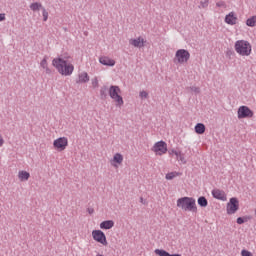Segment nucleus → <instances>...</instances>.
<instances>
[{"label":"nucleus","mask_w":256,"mask_h":256,"mask_svg":"<svg viewBox=\"0 0 256 256\" xmlns=\"http://www.w3.org/2000/svg\"><path fill=\"white\" fill-rule=\"evenodd\" d=\"M247 27H256V16H252L246 20Z\"/></svg>","instance_id":"22"},{"label":"nucleus","mask_w":256,"mask_h":256,"mask_svg":"<svg viewBox=\"0 0 256 256\" xmlns=\"http://www.w3.org/2000/svg\"><path fill=\"white\" fill-rule=\"evenodd\" d=\"M253 117V111L247 106H240L238 109V119H247Z\"/></svg>","instance_id":"10"},{"label":"nucleus","mask_w":256,"mask_h":256,"mask_svg":"<svg viewBox=\"0 0 256 256\" xmlns=\"http://www.w3.org/2000/svg\"><path fill=\"white\" fill-rule=\"evenodd\" d=\"M29 177H31V174L25 170L18 172V179H20V181H29Z\"/></svg>","instance_id":"17"},{"label":"nucleus","mask_w":256,"mask_h":256,"mask_svg":"<svg viewBox=\"0 0 256 256\" xmlns=\"http://www.w3.org/2000/svg\"><path fill=\"white\" fill-rule=\"evenodd\" d=\"M152 151L155 155H165L168 151V155L170 157H175L177 161H185V154L181 153L180 150L177 149H167V143L165 141H159L154 144L152 147Z\"/></svg>","instance_id":"1"},{"label":"nucleus","mask_w":256,"mask_h":256,"mask_svg":"<svg viewBox=\"0 0 256 256\" xmlns=\"http://www.w3.org/2000/svg\"><path fill=\"white\" fill-rule=\"evenodd\" d=\"M139 97L142 98V99H148L149 98V93L147 91L143 90L139 93Z\"/></svg>","instance_id":"27"},{"label":"nucleus","mask_w":256,"mask_h":256,"mask_svg":"<svg viewBox=\"0 0 256 256\" xmlns=\"http://www.w3.org/2000/svg\"><path fill=\"white\" fill-rule=\"evenodd\" d=\"M179 175H181V173L179 172H170L166 174L165 179H167V181H172V179H175V177H179Z\"/></svg>","instance_id":"21"},{"label":"nucleus","mask_w":256,"mask_h":256,"mask_svg":"<svg viewBox=\"0 0 256 256\" xmlns=\"http://www.w3.org/2000/svg\"><path fill=\"white\" fill-rule=\"evenodd\" d=\"M195 133H197L198 135H203V133H205V124L203 123L196 124Z\"/></svg>","instance_id":"18"},{"label":"nucleus","mask_w":256,"mask_h":256,"mask_svg":"<svg viewBox=\"0 0 256 256\" xmlns=\"http://www.w3.org/2000/svg\"><path fill=\"white\" fill-rule=\"evenodd\" d=\"M42 16H43V21H47L49 19V12H47V9L42 8Z\"/></svg>","instance_id":"26"},{"label":"nucleus","mask_w":256,"mask_h":256,"mask_svg":"<svg viewBox=\"0 0 256 256\" xmlns=\"http://www.w3.org/2000/svg\"><path fill=\"white\" fill-rule=\"evenodd\" d=\"M225 22L228 25H235L237 23V17H235V15L233 14V12L229 13L228 15H226L225 17Z\"/></svg>","instance_id":"15"},{"label":"nucleus","mask_w":256,"mask_h":256,"mask_svg":"<svg viewBox=\"0 0 256 256\" xmlns=\"http://www.w3.org/2000/svg\"><path fill=\"white\" fill-rule=\"evenodd\" d=\"M111 167H115L116 169H119L121 167V161H111Z\"/></svg>","instance_id":"28"},{"label":"nucleus","mask_w":256,"mask_h":256,"mask_svg":"<svg viewBox=\"0 0 256 256\" xmlns=\"http://www.w3.org/2000/svg\"><path fill=\"white\" fill-rule=\"evenodd\" d=\"M140 203H143V205H145V201H144L143 197L140 198Z\"/></svg>","instance_id":"40"},{"label":"nucleus","mask_w":256,"mask_h":256,"mask_svg":"<svg viewBox=\"0 0 256 256\" xmlns=\"http://www.w3.org/2000/svg\"><path fill=\"white\" fill-rule=\"evenodd\" d=\"M43 4L39 3V2H34L32 4H30V9L31 11H33L35 13V11H39L40 9L43 10Z\"/></svg>","instance_id":"19"},{"label":"nucleus","mask_w":256,"mask_h":256,"mask_svg":"<svg viewBox=\"0 0 256 256\" xmlns=\"http://www.w3.org/2000/svg\"><path fill=\"white\" fill-rule=\"evenodd\" d=\"M49 59V57L44 56V58L42 59V61L40 62V66L42 67V69H47V60Z\"/></svg>","instance_id":"25"},{"label":"nucleus","mask_w":256,"mask_h":256,"mask_svg":"<svg viewBox=\"0 0 256 256\" xmlns=\"http://www.w3.org/2000/svg\"><path fill=\"white\" fill-rule=\"evenodd\" d=\"M107 91H109V88H107V86H103L100 89V96L102 99H107Z\"/></svg>","instance_id":"23"},{"label":"nucleus","mask_w":256,"mask_h":256,"mask_svg":"<svg viewBox=\"0 0 256 256\" xmlns=\"http://www.w3.org/2000/svg\"><path fill=\"white\" fill-rule=\"evenodd\" d=\"M87 212L89 213V215H93L95 213V209L93 208H88Z\"/></svg>","instance_id":"38"},{"label":"nucleus","mask_w":256,"mask_h":256,"mask_svg":"<svg viewBox=\"0 0 256 256\" xmlns=\"http://www.w3.org/2000/svg\"><path fill=\"white\" fill-rule=\"evenodd\" d=\"M216 5L218 7H223L224 9L227 8V4L225 3V1H219V2L216 3Z\"/></svg>","instance_id":"33"},{"label":"nucleus","mask_w":256,"mask_h":256,"mask_svg":"<svg viewBox=\"0 0 256 256\" xmlns=\"http://www.w3.org/2000/svg\"><path fill=\"white\" fill-rule=\"evenodd\" d=\"M247 221V219L243 218V217H238L236 220V223L238 225H243V223H245Z\"/></svg>","instance_id":"31"},{"label":"nucleus","mask_w":256,"mask_h":256,"mask_svg":"<svg viewBox=\"0 0 256 256\" xmlns=\"http://www.w3.org/2000/svg\"><path fill=\"white\" fill-rule=\"evenodd\" d=\"M198 205L200 207H207V205H209V201H207V198L205 196H200L198 198Z\"/></svg>","instance_id":"20"},{"label":"nucleus","mask_w":256,"mask_h":256,"mask_svg":"<svg viewBox=\"0 0 256 256\" xmlns=\"http://www.w3.org/2000/svg\"><path fill=\"white\" fill-rule=\"evenodd\" d=\"M52 65L57 69L60 75H65L66 77L73 75V71H75V67L71 62H69V58H54Z\"/></svg>","instance_id":"2"},{"label":"nucleus","mask_w":256,"mask_h":256,"mask_svg":"<svg viewBox=\"0 0 256 256\" xmlns=\"http://www.w3.org/2000/svg\"><path fill=\"white\" fill-rule=\"evenodd\" d=\"M227 215H235L239 211V199L236 197L230 198L226 205Z\"/></svg>","instance_id":"7"},{"label":"nucleus","mask_w":256,"mask_h":256,"mask_svg":"<svg viewBox=\"0 0 256 256\" xmlns=\"http://www.w3.org/2000/svg\"><path fill=\"white\" fill-rule=\"evenodd\" d=\"M5 143V140L3 139V136L0 134V147H3Z\"/></svg>","instance_id":"37"},{"label":"nucleus","mask_w":256,"mask_h":256,"mask_svg":"<svg viewBox=\"0 0 256 256\" xmlns=\"http://www.w3.org/2000/svg\"><path fill=\"white\" fill-rule=\"evenodd\" d=\"M212 196L219 201H227V194L221 189H213Z\"/></svg>","instance_id":"11"},{"label":"nucleus","mask_w":256,"mask_h":256,"mask_svg":"<svg viewBox=\"0 0 256 256\" xmlns=\"http://www.w3.org/2000/svg\"><path fill=\"white\" fill-rule=\"evenodd\" d=\"M129 44L133 45V47H138L141 49V47H144V40L141 39V37L137 38V39H130L129 40Z\"/></svg>","instance_id":"13"},{"label":"nucleus","mask_w":256,"mask_h":256,"mask_svg":"<svg viewBox=\"0 0 256 256\" xmlns=\"http://www.w3.org/2000/svg\"><path fill=\"white\" fill-rule=\"evenodd\" d=\"M177 207L182 211H191L197 213V204H195V198L193 197H182L177 200Z\"/></svg>","instance_id":"3"},{"label":"nucleus","mask_w":256,"mask_h":256,"mask_svg":"<svg viewBox=\"0 0 256 256\" xmlns=\"http://www.w3.org/2000/svg\"><path fill=\"white\" fill-rule=\"evenodd\" d=\"M5 21V13L0 14V22Z\"/></svg>","instance_id":"39"},{"label":"nucleus","mask_w":256,"mask_h":256,"mask_svg":"<svg viewBox=\"0 0 256 256\" xmlns=\"http://www.w3.org/2000/svg\"><path fill=\"white\" fill-rule=\"evenodd\" d=\"M190 89L193 91V93H196V95H199V93H201V88L197 86H191Z\"/></svg>","instance_id":"29"},{"label":"nucleus","mask_w":256,"mask_h":256,"mask_svg":"<svg viewBox=\"0 0 256 256\" xmlns=\"http://www.w3.org/2000/svg\"><path fill=\"white\" fill-rule=\"evenodd\" d=\"M108 93L111 99L115 100L118 107H121V105H123V97L119 95V93H121V88H119V86H110Z\"/></svg>","instance_id":"5"},{"label":"nucleus","mask_w":256,"mask_h":256,"mask_svg":"<svg viewBox=\"0 0 256 256\" xmlns=\"http://www.w3.org/2000/svg\"><path fill=\"white\" fill-rule=\"evenodd\" d=\"M241 255L242 256H253V253H251L249 250H242Z\"/></svg>","instance_id":"32"},{"label":"nucleus","mask_w":256,"mask_h":256,"mask_svg":"<svg viewBox=\"0 0 256 256\" xmlns=\"http://www.w3.org/2000/svg\"><path fill=\"white\" fill-rule=\"evenodd\" d=\"M44 69H45V72L47 75H51L52 71L48 66H46V68H44Z\"/></svg>","instance_id":"36"},{"label":"nucleus","mask_w":256,"mask_h":256,"mask_svg":"<svg viewBox=\"0 0 256 256\" xmlns=\"http://www.w3.org/2000/svg\"><path fill=\"white\" fill-rule=\"evenodd\" d=\"M96 256H103L102 254H98V255H96Z\"/></svg>","instance_id":"42"},{"label":"nucleus","mask_w":256,"mask_h":256,"mask_svg":"<svg viewBox=\"0 0 256 256\" xmlns=\"http://www.w3.org/2000/svg\"><path fill=\"white\" fill-rule=\"evenodd\" d=\"M234 49L238 55L242 57H249L251 55L252 47L251 43L246 40H238L235 42Z\"/></svg>","instance_id":"4"},{"label":"nucleus","mask_w":256,"mask_h":256,"mask_svg":"<svg viewBox=\"0 0 256 256\" xmlns=\"http://www.w3.org/2000/svg\"><path fill=\"white\" fill-rule=\"evenodd\" d=\"M201 5H202L203 9H205V7H207L209 5V0H206L205 2H201Z\"/></svg>","instance_id":"35"},{"label":"nucleus","mask_w":256,"mask_h":256,"mask_svg":"<svg viewBox=\"0 0 256 256\" xmlns=\"http://www.w3.org/2000/svg\"><path fill=\"white\" fill-rule=\"evenodd\" d=\"M89 79V74L82 72L78 75V81H76V83H89Z\"/></svg>","instance_id":"16"},{"label":"nucleus","mask_w":256,"mask_h":256,"mask_svg":"<svg viewBox=\"0 0 256 256\" xmlns=\"http://www.w3.org/2000/svg\"><path fill=\"white\" fill-rule=\"evenodd\" d=\"M92 237L94 241H97V243H101V245H104L105 247L106 245H108L107 236H105V232L101 230H93Z\"/></svg>","instance_id":"8"},{"label":"nucleus","mask_w":256,"mask_h":256,"mask_svg":"<svg viewBox=\"0 0 256 256\" xmlns=\"http://www.w3.org/2000/svg\"><path fill=\"white\" fill-rule=\"evenodd\" d=\"M113 161H123V155L116 153L113 157Z\"/></svg>","instance_id":"30"},{"label":"nucleus","mask_w":256,"mask_h":256,"mask_svg":"<svg viewBox=\"0 0 256 256\" xmlns=\"http://www.w3.org/2000/svg\"><path fill=\"white\" fill-rule=\"evenodd\" d=\"M189 59H191V53H189L186 49H179L176 51L174 63L183 65L187 63Z\"/></svg>","instance_id":"6"},{"label":"nucleus","mask_w":256,"mask_h":256,"mask_svg":"<svg viewBox=\"0 0 256 256\" xmlns=\"http://www.w3.org/2000/svg\"><path fill=\"white\" fill-rule=\"evenodd\" d=\"M67 145H69V141L66 137H60L56 139L53 143L54 149H56L57 151H65Z\"/></svg>","instance_id":"9"},{"label":"nucleus","mask_w":256,"mask_h":256,"mask_svg":"<svg viewBox=\"0 0 256 256\" xmlns=\"http://www.w3.org/2000/svg\"><path fill=\"white\" fill-rule=\"evenodd\" d=\"M99 63H101V65H106V67H115V60H113L107 56L100 57Z\"/></svg>","instance_id":"12"},{"label":"nucleus","mask_w":256,"mask_h":256,"mask_svg":"<svg viewBox=\"0 0 256 256\" xmlns=\"http://www.w3.org/2000/svg\"><path fill=\"white\" fill-rule=\"evenodd\" d=\"M154 253H155L156 255H159V256H169V252H167V251H165V250H163V249H156V250L154 251Z\"/></svg>","instance_id":"24"},{"label":"nucleus","mask_w":256,"mask_h":256,"mask_svg":"<svg viewBox=\"0 0 256 256\" xmlns=\"http://www.w3.org/2000/svg\"><path fill=\"white\" fill-rule=\"evenodd\" d=\"M169 256H181V254H169Z\"/></svg>","instance_id":"41"},{"label":"nucleus","mask_w":256,"mask_h":256,"mask_svg":"<svg viewBox=\"0 0 256 256\" xmlns=\"http://www.w3.org/2000/svg\"><path fill=\"white\" fill-rule=\"evenodd\" d=\"M92 87H94V89L99 87V81L97 80V78H94L92 80Z\"/></svg>","instance_id":"34"},{"label":"nucleus","mask_w":256,"mask_h":256,"mask_svg":"<svg viewBox=\"0 0 256 256\" xmlns=\"http://www.w3.org/2000/svg\"><path fill=\"white\" fill-rule=\"evenodd\" d=\"M115 222L113 220H105L100 224V229H113Z\"/></svg>","instance_id":"14"}]
</instances>
